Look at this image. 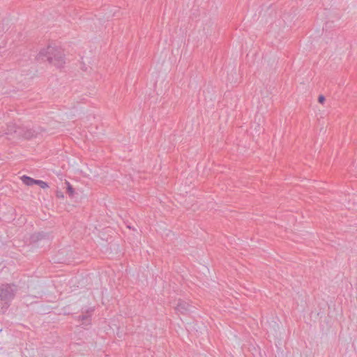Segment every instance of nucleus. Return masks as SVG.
I'll return each instance as SVG.
<instances>
[{
  "label": "nucleus",
  "mask_w": 357,
  "mask_h": 357,
  "mask_svg": "<svg viewBox=\"0 0 357 357\" xmlns=\"http://www.w3.org/2000/svg\"><path fill=\"white\" fill-rule=\"evenodd\" d=\"M38 60L47 61L57 68H61L65 63L63 51L59 47L48 46L40 51L37 56Z\"/></svg>",
  "instance_id": "1"
},
{
  "label": "nucleus",
  "mask_w": 357,
  "mask_h": 357,
  "mask_svg": "<svg viewBox=\"0 0 357 357\" xmlns=\"http://www.w3.org/2000/svg\"><path fill=\"white\" fill-rule=\"evenodd\" d=\"M42 130L38 128H28L25 127L18 126L15 123H9L7 126V130L5 135L15 134L17 137H23L30 139L36 137L41 132Z\"/></svg>",
  "instance_id": "2"
},
{
  "label": "nucleus",
  "mask_w": 357,
  "mask_h": 357,
  "mask_svg": "<svg viewBox=\"0 0 357 357\" xmlns=\"http://www.w3.org/2000/svg\"><path fill=\"white\" fill-rule=\"evenodd\" d=\"M16 291L17 287L13 284L0 286V307L1 309L7 307L8 303L14 298Z\"/></svg>",
  "instance_id": "3"
},
{
  "label": "nucleus",
  "mask_w": 357,
  "mask_h": 357,
  "mask_svg": "<svg viewBox=\"0 0 357 357\" xmlns=\"http://www.w3.org/2000/svg\"><path fill=\"white\" fill-rule=\"evenodd\" d=\"M174 308L177 312H184L185 311L193 312L195 307L185 301L178 300Z\"/></svg>",
  "instance_id": "4"
},
{
  "label": "nucleus",
  "mask_w": 357,
  "mask_h": 357,
  "mask_svg": "<svg viewBox=\"0 0 357 357\" xmlns=\"http://www.w3.org/2000/svg\"><path fill=\"white\" fill-rule=\"evenodd\" d=\"M78 320H80L82 321V325H89L91 321V317L89 314H82L79 315L77 317Z\"/></svg>",
  "instance_id": "5"
},
{
  "label": "nucleus",
  "mask_w": 357,
  "mask_h": 357,
  "mask_svg": "<svg viewBox=\"0 0 357 357\" xmlns=\"http://www.w3.org/2000/svg\"><path fill=\"white\" fill-rule=\"evenodd\" d=\"M21 180L24 184L29 186L33 185V184H35V182L36 181V179H33L27 176H22L21 177Z\"/></svg>",
  "instance_id": "6"
},
{
  "label": "nucleus",
  "mask_w": 357,
  "mask_h": 357,
  "mask_svg": "<svg viewBox=\"0 0 357 357\" xmlns=\"http://www.w3.org/2000/svg\"><path fill=\"white\" fill-rule=\"evenodd\" d=\"M35 184L39 185L41 188H47L49 187L47 183L43 181H41V180H36V181L35 182Z\"/></svg>",
  "instance_id": "7"
},
{
  "label": "nucleus",
  "mask_w": 357,
  "mask_h": 357,
  "mask_svg": "<svg viewBox=\"0 0 357 357\" xmlns=\"http://www.w3.org/2000/svg\"><path fill=\"white\" fill-rule=\"evenodd\" d=\"M66 183L68 185L67 192H68L70 196H73L74 194V189L73 188L72 185L68 182H67Z\"/></svg>",
  "instance_id": "8"
},
{
  "label": "nucleus",
  "mask_w": 357,
  "mask_h": 357,
  "mask_svg": "<svg viewBox=\"0 0 357 357\" xmlns=\"http://www.w3.org/2000/svg\"><path fill=\"white\" fill-rule=\"evenodd\" d=\"M325 101V97L323 95H320L318 98V102L323 104Z\"/></svg>",
  "instance_id": "9"
}]
</instances>
